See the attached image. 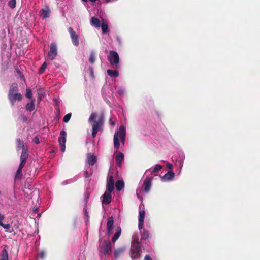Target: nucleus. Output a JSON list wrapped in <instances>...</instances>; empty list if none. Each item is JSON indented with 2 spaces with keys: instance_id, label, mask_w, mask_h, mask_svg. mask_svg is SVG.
<instances>
[{
  "instance_id": "nucleus-45",
  "label": "nucleus",
  "mask_w": 260,
  "mask_h": 260,
  "mask_svg": "<svg viewBox=\"0 0 260 260\" xmlns=\"http://www.w3.org/2000/svg\"><path fill=\"white\" fill-rule=\"evenodd\" d=\"M84 177L85 178H88L91 175V174H89L88 172V171L86 170L84 171Z\"/></svg>"
},
{
  "instance_id": "nucleus-22",
  "label": "nucleus",
  "mask_w": 260,
  "mask_h": 260,
  "mask_svg": "<svg viewBox=\"0 0 260 260\" xmlns=\"http://www.w3.org/2000/svg\"><path fill=\"white\" fill-rule=\"evenodd\" d=\"M116 189L118 191L122 190L124 186V183L123 180H119L116 182Z\"/></svg>"
},
{
  "instance_id": "nucleus-48",
  "label": "nucleus",
  "mask_w": 260,
  "mask_h": 260,
  "mask_svg": "<svg viewBox=\"0 0 260 260\" xmlns=\"http://www.w3.org/2000/svg\"><path fill=\"white\" fill-rule=\"evenodd\" d=\"M113 228H111L110 229H107V233L108 235H109L112 232Z\"/></svg>"
},
{
  "instance_id": "nucleus-52",
  "label": "nucleus",
  "mask_w": 260,
  "mask_h": 260,
  "mask_svg": "<svg viewBox=\"0 0 260 260\" xmlns=\"http://www.w3.org/2000/svg\"><path fill=\"white\" fill-rule=\"evenodd\" d=\"M85 215L88 218L89 217L88 213L87 212V209H84Z\"/></svg>"
},
{
  "instance_id": "nucleus-25",
  "label": "nucleus",
  "mask_w": 260,
  "mask_h": 260,
  "mask_svg": "<svg viewBox=\"0 0 260 260\" xmlns=\"http://www.w3.org/2000/svg\"><path fill=\"white\" fill-rule=\"evenodd\" d=\"M162 168V166L159 164H156L152 169H150L151 174L157 172Z\"/></svg>"
},
{
  "instance_id": "nucleus-30",
  "label": "nucleus",
  "mask_w": 260,
  "mask_h": 260,
  "mask_svg": "<svg viewBox=\"0 0 260 260\" xmlns=\"http://www.w3.org/2000/svg\"><path fill=\"white\" fill-rule=\"evenodd\" d=\"M25 96H26V98H28L30 100L33 99L32 91L30 88H26V92L25 93Z\"/></svg>"
},
{
  "instance_id": "nucleus-8",
  "label": "nucleus",
  "mask_w": 260,
  "mask_h": 260,
  "mask_svg": "<svg viewBox=\"0 0 260 260\" xmlns=\"http://www.w3.org/2000/svg\"><path fill=\"white\" fill-rule=\"evenodd\" d=\"M57 55V48L55 43H52L50 46L48 57L51 60H54Z\"/></svg>"
},
{
  "instance_id": "nucleus-18",
  "label": "nucleus",
  "mask_w": 260,
  "mask_h": 260,
  "mask_svg": "<svg viewBox=\"0 0 260 260\" xmlns=\"http://www.w3.org/2000/svg\"><path fill=\"white\" fill-rule=\"evenodd\" d=\"M123 158L124 154L121 152H119L118 154L116 156V162L118 166L120 167L121 166L122 161L123 160Z\"/></svg>"
},
{
  "instance_id": "nucleus-7",
  "label": "nucleus",
  "mask_w": 260,
  "mask_h": 260,
  "mask_svg": "<svg viewBox=\"0 0 260 260\" xmlns=\"http://www.w3.org/2000/svg\"><path fill=\"white\" fill-rule=\"evenodd\" d=\"M66 132L62 130L60 133V136L58 138V142L61 147V151L64 152L66 149Z\"/></svg>"
},
{
  "instance_id": "nucleus-28",
  "label": "nucleus",
  "mask_w": 260,
  "mask_h": 260,
  "mask_svg": "<svg viewBox=\"0 0 260 260\" xmlns=\"http://www.w3.org/2000/svg\"><path fill=\"white\" fill-rule=\"evenodd\" d=\"M1 258L0 260H8V253L6 249H3L2 251Z\"/></svg>"
},
{
  "instance_id": "nucleus-32",
  "label": "nucleus",
  "mask_w": 260,
  "mask_h": 260,
  "mask_svg": "<svg viewBox=\"0 0 260 260\" xmlns=\"http://www.w3.org/2000/svg\"><path fill=\"white\" fill-rule=\"evenodd\" d=\"M102 32L106 34L108 31V26L106 23H103L101 25Z\"/></svg>"
},
{
  "instance_id": "nucleus-37",
  "label": "nucleus",
  "mask_w": 260,
  "mask_h": 260,
  "mask_svg": "<svg viewBox=\"0 0 260 260\" xmlns=\"http://www.w3.org/2000/svg\"><path fill=\"white\" fill-rule=\"evenodd\" d=\"M71 116L72 114L71 113L66 114L63 118V121L66 123L68 122L70 120Z\"/></svg>"
},
{
  "instance_id": "nucleus-35",
  "label": "nucleus",
  "mask_w": 260,
  "mask_h": 260,
  "mask_svg": "<svg viewBox=\"0 0 260 260\" xmlns=\"http://www.w3.org/2000/svg\"><path fill=\"white\" fill-rule=\"evenodd\" d=\"M145 212L144 210H140L139 211V220L144 221L145 218Z\"/></svg>"
},
{
  "instance_id": "nucleus-46",
  "label": "nucleus",
  "mask_w": 260,
  "mask_h": 260,
  "mask_svg": "<svg viewBox=\"0 0 260 260\" xmlns=\"http://www.w3.org/2000/svg\"><path fill=\"white\" fill-rule=\"evenodd\" d=\"M21 118L23 121H26L28 119L27 117L24 114L21 115Z\"/></svg>"
},
{
  "instance_id": "nucleus-2",
  "label": "nucleus",
  "mask_w": 260,
  "mask_h": 260,
  "mask_svg": "<svg viewBox=\"0 0 260 260\" xmlns=\"http://www.w3.org/2000/svg\"><path fill=\"white\" fill-rule=\"evenodd\" d=\"M97 115L95 113H92L88 119V122L93 121L92 126V136L93 138H95L97 135L98 131L100 129L101 127L103 126L104 122V119L103 116H101L99 119L96 120Z\"/></svg>"
},
{
  "instance_id": "nucleus-19",
  "label": "nucleus",
  "mask_w": 260,
  "mask_h": 260,
  "mask_svg": "<svg viewBox=\"0 0 260 260\" xmlns=\"http://www.w3.org/2000/svg\"><path fill=\"white\" fill-rule=\"evenodd\" d=\"M114 146L115 149L118 150L120 147V143L119 142L118 135V133L116 132L115 133L114 135Z\"/></svg>"
},
{
  "instance_id": "nucleus-17",
  "label": "nucleus",
  "mask_w": 260,
  "mask_h": 260,
  "mask_svg": "<svg viewBox=\"0 0 260 260\" xmlns=\"http://www.w3.org/2000/svg\"><path fill=\"white\" fill-rule=\"evenodd\" d=\"M28 157V154L27 150L26 149H23L22 150L21 156H20V162L25 164Z\"/></svg>"
},
{
  "instance_id": "nucleus-23",
  "label": "nucleus",
  "mask_w": 260,
  "mask_h": 260,
  "mask_svg": "<svg viewBox=\"0 0 260 260\" xmlns=\"http://www.w3.org/2000/svg\"><path fill=\"white\" fill-rule=\"evenodd\" d=\"M121 233V229L120 227L118 228L117 231L115 233L114 236L112 238V241L113 243H115L117 240L119 238Z\"/></svg>"
},
{
  "instance_id": "nucleus-29",
  "label": "nucleus",
  "mask_w": 260,
  "mask_h": 260,
  "mask_svg": "<svg viewBox=\"0 0 260 260\" xmlns=\"http://www.w3.org/2000/svg\"><path fill=\"white\" fill-rule=\"evenodd\" d=\"M95 60V53L94 51H92L90 53L89 61L91 64H93Z\"/></svg>"
},
{
  "instance_id": "nucleus-51",
  "label": "nucleus",
  "mask_w": 260,
  "mask_h": 260,
  "mask_svg": "<svg viewBox=\"0 0 260 260\" xmlns=\"http://www.w3.org/2000/svg\"><path fill=\"white\" fill-rule=\"evenodd\" d=\"M84 2H87L88 1H90L92 3H94L96 1V0H82Z\"/></svg>"
},
{
  "instance_id": "nucleus-20",
  "label": "nucleus",
  "mask_w": 260,
  "mask_h": 260,
  "mask_svg": "<svg viewBox=\"0 0 260 260\" xmlns=\"http://www.w3.org/2000/svg\"><path fill=\"white\" fill-rule=\"evenodd\" d=\"M35 99H31V102L27 103L26 105V109L27 111L31 112L35 110Z\"/></svg>"
},
{
  "instance_id": "nucleus-36",
  "label": "nucleus",
  "mask_w": 260,
  "mask_h": 260,
  "mask_svg": "<svg viewBox=\"0 0 260 260\" xmlns=\"http://www.w3.org/2000/svg\"><path fill=\"white\" fill-rule=\"evenodd\" d=\"M17 142L18 147L22 148V150H23V149H26L24 145V143H23V141L19 139H17Z\"/></svg>"
},
{
  "instance_id": "nucleus-13",
  "label": "nucleus",
  "mask_w": 260,
  "mask_h": 260,
  "mask_svg": "<svg viewBox=\"0 0 260 260\" xmlns=\"http://www.w3.org/2000/svg\"><path fill=\"white\" fill-rule=\"evenodd\" d=\"M117 133H118V138H120L121 142L124 144L126 135V131L124 126L121 125L119 127V131Z\"/></svg>"
},
{
  "instance_id": "nucleus-9",
  "label": "nucleus",
  "mask_w": 260,
  "mask_h": 260,
  "mask_svg": "<svg viewBox=\"0 0 260 260\" xmlns=\"http://www.w3.org/2000/svg\"><path fill=\"white\" fill-rule=\"evenodd\" d=\"M111 192H109L107 190H106L103 195L102 196L103 204H109L111 203L112 199Z\"/></svg>"
},
{
  "instance_id": "nucleus-31",
  "label": "nucleus",
  "mask_w": 260,
  "mask_h": 260,
  "mask_svg": "<svg viewBox=\"0 0 260 260\" xmlns=\"http://www.w3.org/2000/svg\"><path fill=\"white\" fill-rule=\"evenodd\" d=\"M123 250L122 249H116L114 251V256L116 258H118L122 253Z\"/></svg>"
},
{
  "instance_id": "nucleus-24",
  "label": "nucleus",
  "mask_w": 260,
  "mask_h": 260,
  "mask_svg": "<svg viewBox=\"0 0 260 260\" xmlns=\"http://www.w3.org/2000/svg\"><path fill=\"white\" fill-rule=\"evenodd\" d=\"M139 237L137 235L133 236L132 241V245H140Z\"/></svg>"
},
{
  "instance_id": "nucleus-34",
  "label": "nucleus",
  "mask_w": 260,
  "mask_h": 260,
  "mask_svg": "<svg viewBox=\"0 0 260 260\" xmlns=\"http://www.w3.org/2000/svg\"><path fill=\"white\" fill-rule=\"evenodd\" d=\"M46 67H47V63L45 62L42 64L41 67H40V68L39 70V74H42V73H43L44 71L46 69Z\"/></svg>"
},
{
  "instance_id": "nucleus-50",
  "label": "nucleus",
  "mask_w": 260,
  "mask_h": 260,
  "mask_svg": "<svg viewBox=\"0 0 260 260\" xmlns=\"http://www.w3.org/2000/svg\"><path fill=\"white\" fill-rule=\"evenodd\" d=\"M109 123L111 125L114 126L115 125V123L114 121H112V118H110L109 120Z\"/></svg>"
},
{
  "instance_id": "nucleus-16",
  "label": "nucleus",
  "mask_w": 260,
  "mask_h": 260,
  "mask_svg": "<svg viewBox=\"0 0 260 260\" xmlns=\"http://www.w3.org/2000/svg\"><path fill=\"white\" fill-rule=\"evenodd\" d=\"M175 176V174L173 171H168L161 178L162 181H170L172 180Z\"/></svg>"
},
{
  "instance_id": "nucleus-21",
  "label": "nucleus",
  "mask_w": 260,
  "mask_h": 260,
  "mask_svg": "<svg viewBox=\"0 0 260 260\" xmlns=\"http://www.w3.org/2000/svg\"><path fill=\"white\" fill-rule=\"evenodd\" d=\"M90 23L92 26L96 27H100L101 25L99 19L95 17H91L90 19Z\"/></svg>"
},
{
  "instance_id": "nucleus-54",
  "label": "nucleus",
  "mask_w": 260,
  "mask_h": 260,
  "mask_svg": "<svg viewBox=\"0 0 260 260\" xmlns=\"http://www.w3.org/2000/svg\"><path fill=\"white\" fill-rule=\"evenodd\" d=\"M41 257L43 258L44 257V255H45L44 252H41Z\"/></svg>"
},
{
  "instance_id": "nucleus-55",
  "label": "nucleus",
  "mask_w": 260,
  "mask_h": 260,
  "mask_svg": "<svg viewBox=\"0 0 260 260\" xmlns=\"http://www.w3.org/2000/svg\"><path fill=\"white\" fill-rule=\"evenodd\" d=\"M38 95H39V97L41 96H44V95L42 93H41V92L40 93L38 92Z\"/></svg>"
},
{
  "instance_id": "nucleus-5",
  "label": "nucleus",
  "mask_w": 260,
  "mask_h": 260,
  "mask_svg": "<svg viewBox=\"0 0 260 260\" xmlns=\"http://www.w3.org/2000/svg\"><path fill=\"white\" fill-rule=\"evenodd\" d=\"M100 252L105 255H108L111 251V243L109 241H104L100 245Z\"/></svg>"
},
{
  "instance_id": "nucleus-10",
  "label": "nucleus",
  "mask_w": 260,
  "mask_h": 260,
  "mask_svg": "<svg viewBox=\"0 0 260 260\" xmlns=\"http://www.w3.org/2000/svg\"><path fill=\"white\" fill-rule=\"evenodd\" d=\"M114 189V180L113 176H110L107 182L106 190L112 192Z\"/></svg>"
},
{
  "instance_id": "nucleus-57",
  "label": "nucleus",
  "mask_w": 260,
  "mask_h": 260,
  "mask_svg": "<svg viewBox=\"0 0 260 260\" xmlns=\"http://www.w3.org/2000/svg\"><path fill=\"white\" fill-rule=\"evenodd\" d=\"M106 3H109L111 0H105Z\"/></svg>"
},
{
  "instance_id": "nucleus-39",
  "label": "nucleus",
  "mask_w": 260,
  "mask_h": 260,
  "mask_svg": "<svg viewBox=\"0 0 260 260\" xmlns=\"http://www.w3.org/2000/svg\"><path fill=\"white\" fill-rule=\"evenodd\" d=\"M144 225V221L139 220L138 222V228L140 230V232L141 231H143Z\"/></svg>"
},
{
  "instance_id": "nucleus-33",
  "label": "nucleus",
  "mask_w": 260,
  "mask_h": 260,
  "mask_svg": "<svg viewBox=\"0 0 260 260\" xmlns=\"http://www.w3.org/2000/svg\"><path fill=\"white\" fill-rule=\"evenodd\" d=\"M22 177V171H19V170H17L15 176V180H20Z\"/></svg>"
},
{
  "instance_id": "nucleus-26",
  "label": "nucleus",
  "mask_w": 260,
  "mask_h": 260,
  "mask_svg": "<svg viewBox=\"0 0 260 260\" xmlns=\"http://www.w3.org/2000/svg\"><path fill=\"white\" fill-rule=\"evenodd\" d=\"M107 73L111 77H117L119 76L118 72L117 70H108Z\"/></svg>"
},
{
  "instance_id": "nucleus-43",
  "label": "nucleus",
  "mask_w": 260,
  "mask_h": 260,
  "mask_svg": "<svg viewBox=\"0 0 260 260\" xmlns=\"http://www.w3.org/2000/svg\"><path fill=\"white\" fill-rule=\"evenodd\" d=\"M25 165V164H24V163H22V162H20V165L19 166V167H18L17 170H19V171H22V169L24 167Z\"/></svg>"
},
{
  "instance_id": "nucleus-40",
  "label": "nucleus",
  "mask_w": 260,
  "mask_h": 260,
  "mask_svg": "<svg viewBox=\"0 0 260 260\" xmlns=\"http://www.w3.org/2000/svg\"><path fill=\"white\" fill-rule=\"evenodd\" d=\"M32 141L35 144H39L40 143V140H39V137L38 136H36V137H35L32 140Z\"/></svg>"
},
{
  "instance_id": "nucleus-58",
  "label": "nucleus",
  "mask_w": 260,
  "mask_h": 260,
  "mask_svg": "<svg viewBox=\"0 0 260 260\" xmlns=\"http://www.w3.org/2000/svg\"><path fill=\"white\" fill-rule=\"evenodd\" d=\"M2 194V192L0 191V196Z\"/></svg>"
},
{
  "instance_id": "nucleus-15",
  "label": "nucleus",
  "mask_w": 260,
  "mask_h": 260,
  "mask_svg": "<svg viewBox=\"0 0 260 260\" xmlns=\"http://www.w3.org/2000/svg\"><path fill=\"white\" fill-rule=\"evenodd\" d=\"M50 10L48 7H46L44 9H42L40 11V16L43 19H46L50 16Z\"/></svg>"
},
{
  "instance_id": "nucleus-27",
  "label": "nucleus",
  "mask_w": 260,
  "mask_h": 260,
  "mask_svg": "<svg viewBox=\"0 0 260 260\" xmlns=\"http://www.w3.org/2000/svg\"><path fill=\"white\" fill-rule=\"evenodd\" d=\"M113 223H114V219L112 216L108 218L107 223V228L110 229L111 228H113Z\"/></svg>"
},
{
  "instance_id": "nucleus-53",
  "label": "nucleus",
  "mask_w": 260,
  "mask_h": 260,
  "mask_svg": "<svg viewBox=\"0 0 260 260\" xmlns=\"http://www.w3.org/2000/svg\"><path fill=\"white\" fill-rule=\"evenodd\" d=\"M90 74H91L92 77H93V69L92 68H90Z\"/></svg>"
},
{
  "instance_id": "nucleus-6",
  "label": "nucleus",
  "mask_w": 260,
  "mask_h": 260,
  "mask_svg": "<svg viewBox=\"0 0 260 260\" xmlns=\"http://www.w3.org/2000/svg\"><path fill=\"white\" fill-rule=\"evenodd\" d=\"M68 30L70 35L72 42L73 44V45L76 47L78 46L79 44V36L76 34V32L74 30V29L71 27H69L68 28Z\"/></svg>"
},
{
  "instance_id": "nucleus-3",
  "label": "nucleus",
  "mask_w": 260,
  "mask_h": 260,
  "mask_svg": "<svg viewBox=\"0 0 260 260\" xmlns=\"http://www.w3.org/2000/svg\"><path fill=\"white\" fill-rule=\"evenodd\" d=\"M108 60L113 68L118 69L119 67V56L118 53L114 51H110L108 56Z\"/></svg>"
},
{
  "instance_id": "nucleus-47",
  "label": "nucleus",
  "mask_w": 260,
  "mask_h": 260,
  "mask_svg": "<svg viewBox=\"0 0 260 260\" xmlns=\"http://www.w3.org/2000/svg\"><path fill=\"white\" fill-rule=\"evenodd\" d=\"M144 260H152V259L149 255H146L144 257Z\"/></svg>"
},
{
  "instance_id": "nucleus-44",
  "label": "nucleus",
  "mask_w": 260,
  "mask_h": 260,
  "mask_svg": "<svg viewBox=\"0 0 260 260\" xmlns=\"http://www.w3.org/2000/svg\"><path fill=\"white\" fill-rule=\"evenodd\" d=\"M5 218V217L3 215L0 214V226H3V220Z\"/></svg>"
},
{
  "instance_id": "nucleus-38",
  "label": "nucleus",
  "mask_w": 260,
  "mask_h": 260,
  "mask_svg": "<svg viewBox=\"0 0 260 260\" xmlns=\"http://www.w3.org/2000/svg\"><path fill=\"white\" fill-rule=\"evenodd\" d=\"M16 0H10L8 3L9 6L12 9H13L16 7Z\"/></svg>"
},
{
  "instance_id": "nucleus-49",
  "label": "nucleus",
  "mask_w": 260,
  "mask_h": 260,
  "mask_svg": "<svg viewBox=\"0 0 260 260\" xmlns=\"http://www.w3.org/2000/svg\"><path fill=\"white\" fill-rule=\"evenodd\" d=\"M167 167L168 168H169L170 169H172L173 165H172L171 164H170V163H169V162H168V163L167 164Z\"/></svg>"
},
{
  "instance_id": "nucleus-1",
  "label": "nucleus",
  "mask_w": 260,
  "mask_h": 260,
  "mask_svg": "<svg viewBox=\"0 0 260 260\" xmlns=\"http://www.w3.org/2000/svg\"><path fill=\"white\" fill-rule=\"evenodd\" d=\"M18 84L16 82L12 83L10 85L8 93V98L11 105L13 106L16 101L20 102L22 100V95L18 92Z\"/></svg>"
},
{
  "instance_id": "nucleus-11",
  "label": "nucleus",
  "mask_w": 260,
  "mask_h": 260,
  "mask_svg": "<svg viewBox=\"0 0 260 260\" xmlns=\"http://www.w3.org/2000/svg\"><path fill=\"white\" fill-rule=\"evenodd\" d=\"M140 233L141 240H146L147 242L149 241V240L151 238V235L148 230L146 229H143V231H141Z\"/></svg>"
},
{
  "instance_id": "nucleus-42",
  "label": "nucleus",
  "mask_w": 260,
  "mask_h": 260,
  "mask_svg": "<svg viewBox=\"0 0 260 260\" xmlns=\"http://www.w3.org/2000/svg\"><path fill=\"white\" fill-rule=\"evenodd\" d=\"M18 74H19L20 78L21 80L25 81V78L24 75L22 74V73L20 71H17Z\"/></svg>"
},
{
  "instance_id": "nucleus-12",
  "label": "nucleus",
  "mask_w": 260,
  "mask_h": 260,
  "mask_svg": "<svg viewBox=\"0 0 260 260\" xmlns=\"http://www.w3.org/2000/svg\"><path fill=\"white\" fill-rule=\"evenodd\" d=\"M151 182L152 178L150 177H147L144 180L143 184V187L145 192H148L150 191L151 187Z\"/></svg>"
},
{
  "instance_id": "nucleus-4",
  "label": "nucleus",
  "mask_w": 260,
  "mask_h": 260,
  "mask_svg": "<svg viewBox=\"0 0 260 260\" xmlns=\"http://www.w3.org/2000/svg\"><path fill=\"white\" fill-rule=\"evenodd\" d=\"M141 246L140 245H131V257L133 260L139 258L141 256Z\"/></svg>"
},
{
  "instance_id": "nucleus-14",
  "label": "nucleus",
  "mask_w": 260,
  "mask_h": 260,
  "mask_svg": "<svg viewBox=\"0 0 260 260\" xmlns=\"http://www.w3.org/2000/svg\"><path fill=\"white\" fill-rule=\"evenodd\" d=\"M97 161L96 157L93 154L88 153L87 155V162L89 166L94 165Z\"/></svg>"
},
{
  "instance_id": "nucleus-41",
  "label": "nucleus",
  "mask_w": 260,
  "mask_h": 260,
  "mask_svg": "<svg viewBox=\"0 0 260 260\" xmlns=\"http://www.w3.org/2000/svg\"><path fill=\"white\" fill-rule=\"evenodd\" d=\"M7 230H9L11 228V225L9 224H5L3 223V226H1Z\"/></svg>"
},
{
  "instance_id": "nucleus-56",
  "label": "nucleus",
  "mask_w": 260,
  "mask_h": 260,
  "mask_svg": "<svg viewBox=\"0 0 260 260\" xmlns=\"http://www.w3.org/2000/svg\"><path fill=\"white\" fill-rule=\"evenodd\" d=\"M25 187H27V188H28L29 187V184H28L27 185L26 184V183L25 184Z\"/></svg>"
}]
</instances>
